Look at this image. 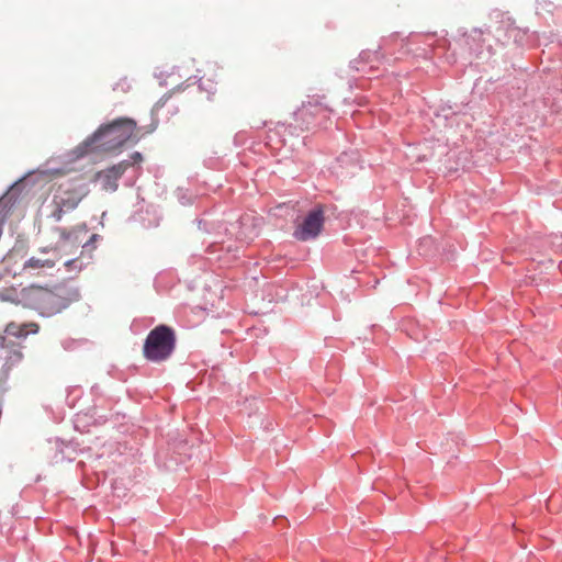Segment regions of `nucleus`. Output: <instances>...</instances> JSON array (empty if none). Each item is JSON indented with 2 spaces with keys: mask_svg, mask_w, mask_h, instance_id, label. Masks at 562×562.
Wrapping results in <instances>:
<instances>
[{
  "mask_svg": "<svg viewBox=\"0 0 562 562\" xmlns=\"http://www.w3.org/2000/svg\"><path fill=\"white\" fill-rule=\"evenodd\" d=\"M79 297L78 290L68 283H59L53 288L32 284L21 290L19 303L43 316H52L67 308Z\"/></svg>",
  "mask_w": 562,
  "mask_h": 562,
  "instance_id": "1",
  "label": "nucleus"
},
{
  "mask_svg": "<svg viewBox=\"0 0 562 562\" xmlns=\"http://www.w3.org/2000/svg\"><path fill=\"white\" fill-rule=\"evenodd\" d=\"M89 192L82 178L64 179L49 186L43 206L48 217L59 222L65 214L76 210Z\"/></svg>",
  "mask_w": 562,
  "mask_h": 562,
  "instance_id": "2",
  "label": "nucleus"
},
{
  "mask_svg": "<svg viewBox=\"0 0 562 562\" xmlns=\"http://www.w3.org/2000/svg\"><path fill=\"white\" fill-rule=\"evenodd\" d=\"M136 122L122 117L101 126L91 137L86 139L82 146L86 151H114L120 149L135 135Z\"/></svg>",
  "mask_w": 562,
  "mask_h": 562,
  "instance_id": "3",
  "label": "nucleus"
},
{
  "mask_svg": "<svg viewBox=\"0 0 562 562\" xmlns=\"http://www.w3.org/2000/svg\"><path fill=\"white\" fill-rule=\"evenodd\" d=\"M175 345L173 330L166 325H159L148 334L144 345V356L154 362L164 361L170 357Z\"/></svg>",
  "mask_w": 562,
  "mask_h": 562,
  "instance_id": "4",
  "label": "nucleus"
},
{
  "mask_svg": "<svg viewBox=\"0 0 562 562\" xmlns=\"http://www.w3.org/2000/svg\"><path fill=\"white\" fill-rule=\"evenodd\" d=\"M324 224V214L322 209L311 211L304 221L294 231V237L305 241L315 238Z\"/></svg>",
  "mask_w": 562,
  "mask_h": 562,
  "instance_id": "5",
  "label": "nucleus"
},
{
  "mask_svg": "<svg viewBox=\"0 0 562 562\" xmlns=\"http://www.w3.org/2000/svg\"><path fill=\"white\" fill-rule=\"evenodd\" d=\"M131 166L127 160L121 161L105 170L99 171L95 179L101 181L102 189L106 191H115L117 189V181L124 175L126 169Z\"/></svg>",
  "mask_w": 562,
  "mask_h": 562,
  "instance_id": "6",
  "label": "nucleus"
},
{
  "mask_svg": "<svg viewBox=\"0 0 562 562\" xmlns=\"http://www.w3.org/2000/svg\"><path fill=\"white\" fill-rule=\"evenodd\" d=\"M22 357L21 350L13 342L8 344L4 337H0V368L3 373H8Z\"/></svg>",
  "mask_w": 562,
  "mask_h": 562,
  "instance_id": "7",
  "label": "nucleus"
},
{
  "mask_svg": "<svg viewBox=\"0 0 562 562\" xmlns=\"http://www.w3.org/2000/svg\"><path fill=\"white\" fill-rule=\"evenodd\" d=\"M58 260L57 255L54 254L53 257H31L29 260H26L23 265V270L29 271L34 276H38L41 271L46 269H52L56 261Z\"/></svg>",
  "mask_w": 562,
  "mask_h": 562,
  "instance_id": "8",
  "label": "nucleus"
},
{
  "mask_svg": "<svg viewBox=\"0 0 562 562\" xmlns=\"http://www.w3.org/2000/svg\"><path fill=\"white\" fill-rule=\"evenodd\" d=\"M37 330H38V325L35 323L22 324V325H19L15 323H10L5 327L7 334L16 336V337H25L30 333H33V334L37 333Z\"/></svg>",
  "mask_w": 562,
  "mask_h": 562,
  "instance_id": "9",
  "label": "nucleus"
},
{
  "mask_svg": "<svg viewBox=\"0 0 562 562\" xmlns=\"http://www.w3.org/2000/svg\"><path fill=\"white\" fill-rule=\"evenodd\" d=\"M131 159H132V162L128 161L131 165L132 164H138L143 160V156L138 151H135L132 156H131Z\"/></svg>",
  "mask_w": 562,
  "mask_h": 562,
  "instance_id": "10",
  "label": "nucleus"
}]
</instances>
